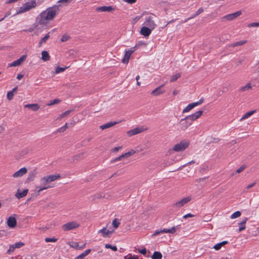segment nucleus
<instances>
[{"instance_id": "1", "label": "nucleus", "mask_w": 259, "mask_h": 259, "mask_svg": "<svg viewBox=\"0 0 259 259\" xmlns=\"http://www.w3.org/2000/svg\"><path fill=\"white\" fill-rule=\"evenodd\" d=\"M61 5H54L41 12L36 18L37 23L40 25H46L49 21L53 20L59 13Z\"/></svg>"}, {"instance_id": "2", "label": "nucleus", "mask_w": 259, "mask_h": 259, "mask_svg": "<svg viewBox=\"0 0 259 259\" xmlns=\"http://www.w3.org/2000/svg\"><path fill=\"white\" fill-rule=\"evenodd\" d=\"M60 177V175L59 174H57L46 176L41 178L40 179V183L41 186L37 187V188H39V189L37 191V195H39L41 191L52 188V186L49 185V184L59 179Z\"/></svg>"}, {"instance_id": "3", "label": "nucleus", "mask_w": 259, "mask_h": 259, "mask_svg": "<svg viewBox=\"0 0 259 259\" xmlns=\"http://www.w3.org/2000/svg\"><path fill=\"white\" fill-rule=\"evenodd\" d=\"M36 6V1L35 0L29 1L24 4L22 6L20 7L16 14L18 15L28 12L32 9L34 8Z\"/></svg>"}, {"instance_id": "4", "label": "nucleus", "mask_w": 259, "mask_h": 259, "mask_svg": "<svg viewBox=\"0 0 259 259\" xmlns=\"http://www.w3.org/2000/svg\"><path fill=\"white\" fill-rule=\"evenodd\" d=\"M147 130L148 127H146L144 126H139L127 131L126 132V134L128 137H130L134 135L142 133Z\"/></svg>"}, {"instance_id": "5", "label": "nucleus", "mask_w": 259, "mask_h": 259, "mask_svg": "<svg viewBox=\"0 0 259 259\" xmlns=\"http://www.w3.org/2000/svg\"><path fill=\"white\" fill-rule=\"evenodd\" d=\"M79 226V223L76 221H72L62 225V228L64 231H68L77 228Z\"/></svg>"}, {"instance_id": "6", "label": "nucleus", "mask_w": 259, "mask_h": 259, "mask_svg": "<svg viewBox=\"0 0 259 259\" xmlns=\"http://www.w3.org/2000/svg\"><path fill=\"white\" fill-rule=\"evenodd\" d=\"M189 143L183 141L176 144L173 147V150L176 152H180L185 150L189 146Z\"/></svg>"}, {"instance_id": "7", "label": "nucleus", "mask_w": 259, "mask_h": 259, "mask_svg": "<svg viewBox=\"0 0 259 259\" xmlns=\"http://www.w3.org/2000/svg\"><path fill=\"white\" fill-rule=\"evenodd\" d=\"M192 200V197L190 196L183 198L181 200L174 203L172 206L175 208H180L186 204L188 203Z\"/></svg>"}, {"instance_id": "8", "label": "nucleus", "mask_w": 259, "mask_h": 259, "mask_svg": "<svg viewBox=\"0 0 259 259\" xmlns=\"http://www.w3.org/2000/svg\"><path fill=\"white\" fill-rule=\"evenodd\" d=\"M203 99L201 98L198 102H193L188 104L183 110V113H187L189 112L194 107L201 105L203 102Z\"/></svg>"}, {"instance_id": "9", "label": "nucleus", "mask_w": 259, "mask_h": 259, "mask_svg": "<svg viewBox=\"0 0 259 259\" xmlns=\"http://www.w3.org/2000/svg\"><path fill=\"white\" fill-rule=\"evenodd\" d=\"M192 124V122L191 120L189 119H187L186 116L180 120V128L182 130L185 131Z\"/></svg>"}, {"instance_id": "10", "label": "nucleus", "mask_w": 259, "mask_h": 259, "mask_svg": "<svg viewBox=\"0 0 259 259\" xmlns=\"http://www.w3.org/2000/svg\"><path fill=\"white\" fill-rule=\"evenodd\" d=\"M242 14L241 11H237L234 13L230 14L222 17L223 20L231 21L240 16Z\"/></svg>"}, {"instance_id": "11", "label": "nucleus", "mask_w": 259, "mask_h": 259, "mask_svg": "<svg viewBox=\"0 0 259 259\" xmlns=\"http://www.w3.org/2000/svg\"><path fill=\"white\" fill-rule=\"evenodd\" d=\"M27 55H24L19 59L9 64V67H15L20 65L26 59Z\"/></svg>"}, {"instance_id": "12", "label": "nucleus", "mask_w": 259, "mask_h": 259, "mask_svg": "<svg viewBox=\"0 0 259 259\" xmlns=\"http://www.w3.org/2000/svg\"><path fill=\"white\" fill-rule=\"evenodd\" d=\"M203 112V110L197 111L191 115L187 116L186 118L190 119L191 121L193 122V121L199 118L202 115Z\"/></svg>"}, {"instance_id": "13", "label": "nucleus", "mask_w": 259, "mask_h": 259, "mask_svg": "<svg viewBox=\"0 0 259 259\" xmlns=\"http://www.w3.org/2000/svg\"><path fill=\"white\" fill-rule=\"evenodd\" d=\"M144 25L147 27L154 29L156 26V24L153 20V17L151 16H149L144 22Z\"/></svg>"}, {"instance_id": "14", "label": "nucleus", "mask_w": 259, "mask_h": 259, "mask_svg": "<svg viewBox=\"0 0 259 259\" xmlns=\"http://www.w3.org/2000/svg\"><path fill=\"white\" fill-rule=\"evenodd\" d=\"M135 49H132V48L130 50L126 51L125 52L124 57L122 60V63L125 64L128 63L131 55L135 52Z\"/></svg>"}, {"instance_id": "15", "label": "nucleus", "mask_w": 259, "mask_h": 259, "mask_svg": "<svg viewBox=\"0 0 259 259\" xmlns=\"http://www.w3.org/2000/svg\"><path fill=\"white\" fill-rule=\"evenodd\" d=\"M27 172V169L26 167H22L18 171H16L13 175V177L14 178H17L21 177L25 175Z\"/></svg>"}, {"instance_id": "16", "label": "nucleus", "mask_w": 259, "mask_h": 259, "mask_svg": "<svg viewBox=\"0 0 259 259\" xmlns=\"http://www.w3.org/2000/svg\"><path fill=\"white\" fill-rule=\"evenodd\" d=\"M7 223L9 228H14L16 226L17 220L15 217L11 216L8 218Z\"/></svg>"}, {"instance_id": "17", "label": "nucleus", "mask_w": 259, "mask_h": 259, "mask_svg": "<svg viewBox=\"0 0 259 259\" xmlns=\"http://www.w3.org/2000/svg\"><path fill=\"white\" fill-rule=\"evenodd\" d=\"M114 232L113 230H107L106 227H104L102 229L98 231V233H101L103 237H108Z\"/></svg>"}, {"instance_id": "18", "label": "nucleus", "mask_w": 259, "mask_h": 259, "mask_svg": "<svg viewBox=\"0 0 259 259\" xmlns=\"http://www.w3.org/2000/svg\"><path fill=\"white\" fill-rule=\"evenodd\" d=\"M164 86V84H162L159 87H158V88H156L155 90H154L152 92H151V95H153V96H159L160 95H161L162 94H163L165 91L164 90H162V88Z\"/></svg>"}, {"instance_id": "19", "label": "nucleus", "mask_w": 259, "mask_h": 259, "mask_svg": "<svg viewBox=\"0 0 259 259\" xmlns=\"http://www.w3.org/2000/svg\"><path fill=\"white\" fill-rule=\"evenodd\" d=\"M120 122H121L120 121L109 122L106 123L103 125H101L100 126V128L101 130H104L105 129L111 127L120 123Z\"/></svg>"}, {"instance_id": "20", "label": "nucleus", "mask_w": 259, "mask_h": 259, "mask_svg": "<svg viewBox=\"0 0 259 259\" xmlns=\"http://www.w3.org/2000/svg\"><path fill=\"white\" fill-rule=\"evenodd\" d=\"M152 30V29L147 26H143L141 28L140 33L145 36H148L151 34Z\"/></svg>"}, {"instance_id": "21", "label": "nucleus", "mask_w": 259, "mask_h": 259, "mask_svg": "<svg viewBox=\"0 0 259 259\" xmlns=\"http://www.w3.org/2000/svg\"><path fill=\"white\" fill-rule=\"evenodd\" d=\"M28 192V190L27 189L24 190L21 192H20L19 189H18L17 193L15 194V196L18 199L22 198L27 195Z\"/></svg>"}, {"instance_id": "22", "label": "nucleus", "mask_w": 259, "mask_h": 259, "mask_svg": "<svg viewBox=\"0 0 259 259\" xmlns=\"http://www.w3.org/2000/svg\"><path fill=\"white\" fill-rule=\"evenodd\" d=\"M37 174V171L36 169H33L30 171L27 176V181L31 182L34 180V178Z\"/></svg>"}, {"instance_id": "23", "label": "nucleus", "mask_w": 259, "mask_h": 259, "mask_svg": "<svg viewBox=\"0 0 259 259\" xmlns=\"http://www.w3.org/2000/svg\"><path fill=\"white\" fill-rule=\"evenodd\" d=\"M113 10L112 6H102L97 8L99 12H111Z\"/></svg>"}, {"instance_id": "24", "label": "nucleus", "mask_w": 259, "mask_h": 259, "mask_svg": "<svg viewBox=\"0 0 259 259\" xmlns=\"http://www.w3.org/2000/svg\"><path fill=\"white\" fill-rule=\"evenodd\" d=\"M24 107L25 108H31L34 111H37L40 108L39 105L37 104H26Z\"/></svg>"}, {"instance_id": "25", "label": "nucleus", "mask_w": 259, "mask_h": 259, "mask_svg": "<svg viewBox=\"0 0 259 259\" xmlns=\"http://www.w3.org/2000/svg\"><path fill=\"white\" fill-rule=\"evenodd\" d=\"M41 59L44 61H48L50 59V56L48 52L43 51L41 52Z\"/></svg>"}, {"instance_id": "26", "label": "nucleus", "mask_w": 259, "mask_h": 259, "mask_svg": "<svg viewBox=\"0 0 259 259\" xmlns=\"http://www.w3.org/2000/svg\"><path fill=\"white\" fill-rule=\"evenodd\" d=\"M255 112V110H251L249 111L246 113H245L244 115L240 118V121L243 120L245 119L249 118L250 116H251L253 113Z\"/></svg>"}, {"instance_id": "27", "label": "nucleus", "mask_w": 259, "mask_h": 259, "mask_svg": "<svg viewBox=\"0 0 259 259\" xmlns=\"http://www.w3.org/2000/svg\"><path fill=\"white\" fill-rule=\"evenodd\" d=\"M248 219L247 218H245L240 223L238 224L240 226L239 228V232H241L245 229V223L247 221Z\"/></svg>"}, {"instance_id": "28", "label": "nucleus", "mask_w": 259, "mask_h": 259, "mask_svg": "<svg viewBox=\"0 0 259 259\" xmlns=\"http://www.w3.org/2000/svg\"><path fill=\"white\" fill-rule=\"evenodd\" d=\"M176 231V227H172L170 229H163L162 230V233H171L174 234Z\"/></svg>"}, {"instance_id": "29", "label": "nucleus", "mask_w": 259, "mask_h": 259, "mask_svg": "<svg viewBox=\"0 0 259 259\" xmlns=\"http://www.w3.org/2000/svg\"><path fill=\"white\" fill-rule=\"evenodd\" d=\"M162 255L161 252L159 251H154L151 256L152 259H161Z\"/></svg>"}, {"instance_id": "30", "label": "nucleus", "mask_w": 259, "mask_h": 259, "mask_svg": "<svg viewBox=\"0 0 259 259\" xmlns=\"http://www.w3.org/2000/svg\"><path fill=\"white\" fill-rule=\"evenodd\" d=\"M247 41L245 40H241L237 42H236L235 43H233L230 45V47H236L238 46H242L244 45L245 43H246Z\"/></svg>"}, {"instance_id": "31", "label": "nucleus", "mask_w": 259, "mask_h": 259, "mask_svg": "<svg viewBox=\"0 0 259 259\" xmlns=\"http://www.w3.org/2000/svg\"><path fill=\"white\" fill-rule=\"evenodd\" d=\"M50 32L48 33L47 34H46V35L44 37H43L41 39L40 41L39 42V47L41 46V45L42 43L46 42L47 41V40H48V39L50 38Z\"/></svg>"}, {"instance_id": "32", "label": "nucleus", "mask_w": 259, "mask_h": 259, "mask_svg": "<svg viewBox=\"0 0 259 259\" xmlns=\"http://www.w3.org/2000/svg\"><path fill=\"white\" fill-rule=\"evenodd\" d=\"M203 12V9L202 8H199L198 11L192 16H191V17L187 19V20L185 21V22L187 21L188 20L191 19H192L197 16H198L199 14H200L201 13H202Z\"/></svg>"}, {"instance_id": "33", "label": "nucleus", "mask_w": 259, "mask_h": 259, "mask_svg": "<svg viewBox=\"0 0 259 259\" xmlns=\"http://www.w3.org/2000/svg\"><path fill=\"white\" fill-rule=\"evenodd\" d=\"M124 158H126V156H125V153L122 154V155H120L119 156H118V157L115 158V159L112 160L111 161V163H114V162H115L116 161H118L122 160Z\"/></svg>"}, {"instance_id": "34", "label": "nucleus", "mask_w": 259, "mask_h": 259, "mask_svg": "<svg viewBox=\"0 0 259 259\" xmlns=\"http://www.w3.org/2000/svg\"><path fill=\"white\" fill-rule=\"evenodd\" d=\"M67 68V67H57L55 69V73L56 74H59L61 72H64L66 69Z\"/></svg>"}, {"instance_id": "35", "label": "nucleus", "mask_w": 259, "mask_h": 259, "mask_svg": "<svg viewBox=\"0 0 259 259\" xmlns=\"http://www.w3.org/2000/svg\"><path fill=\"white\" fill-rule=\"evenodd\" d=\"M72 112L71 110H67L62 114H61L60 116L58 117L59 119H62L64 118L65 117L68 116L71 112Z\"/></svg>"}, {"instance_id": "36", "label": "nucleus", "mask_w": 259, "mask_h": 259, "mask_svg": "<svg viewBox=\"0 0 259 259\" xmlns=\"http://www.w3.org/2000/svg\"><path fill=\"white\" fill-rule=\"evenodd\" d=\"M181 76L180 73H177L171 76L170 81L174 82L177 80L178 78Z\"/></svg>"}, {"instance_id": "37", "label": "nucleus", "mask_w": 259, "mask_h": 259, "mask_svg": "<svg viewBox=\"0 0 259 259\" xmlns=\"http://www.w3.org/2000/svg\"><path fill=\"white\" fill-rule=\"evenodd\" d=\"M69 244L70 246V247L79 250V245L77 242H71L69 243Z\"/></svg>"}, {"instance_id": "38", "label": "nucleus", "mask_w": 259, "mask_h": 259, "mask_svg": "<svg viewBox=\"0 0 259 259\" xmlns=\"http://www.w3.org/2000/svg\"><path fill=\"white\" fill-rule=\"evenodd\" d=\"M70 37L69 35H68V34H65L62 36L61 38V41L62 42H65V41H66L68 40H69L70 39Z\"/></svg>"}, {"instance_id": "39", "label": "nucleus", "mask_w": 259, "mask_h": 259, "mask_svg": "<svg viewBox=\"0 0 259 259\" xmlns=\"http://www.w3.org/2000/svg\"><path fill=\"white\" fill-rule=\"evenodd\" d=\"M24 245V243L22 242H18L13 244V246L15 248H20Z\"/></svg>"}, {"instance_id": "40", "label": "nucleus", "mask_w": 259, "mask_h": 259, "mask_svg": "<svg viewBox=\"0 0 259 259\" xmlns=\"http://www.w3.org/2000/svg\"><path fill=\"white\" fill-rule=\"evenodd\" d=\"M241 215V212L239 211H237L234 212L231 216V218L233 219L239 217Z\"/></svg>"}, {"instance_id": "41", "label": "nucleus", "mask_w": 259, "mask_h": 259, "mask_svg": "<svg viewBox=\"0 0 259 259\" xmlns=\"http://www.w3.org/2000/svg\"><path fill=\"white\" fill-rule=\"evenodd\" d=\"M136 153V151L135 150L132 149L130 151L125 153V155L126 157L128 158V157L134 155Z\"/></svg>"}, {"instance_id": "42", "label": "nucleus", "mask_w": 259, "mask_h": 259, "mask_svg": "<svg viewBox=\"0 0 259 259\" xmlns=\"http://www.w3.org/2000/svg\"><path fill=\"white\" fill-rule=\"evenodd\" d=\"M251 88V86L250 84V83H248L246 85L242 87L240 89V91L243 92V91H245L246 90H249Z\"/></svg>"}, {"instance_id": "43", "label": "nucleus", "mask_w": 259, "mask_h": 259, "mask_svg": "<svg viewBox=\"0 0 259 259\" xmlns=\"http://www.w3.org/2000/svg\"><path fill=\"white\" fill-rule=\"evenodd\" d=\"M105 248H110L113 251H116L117 250V247L116 246H112L110 244H105Z\"/></svg>"}, {"instance_id": "44", "label": "nucleus", "mask_w": 259, "mask_h": 259, "mask_svg": "<svg viewBox=\"0 0 259 259\" xmlns=\"http://www.w3.org/2000/svg\"><path fill=\"white\" fill-rule=\"evenodd\" d=\"M60 102V100L59 99H55L50 101V103L48 104L49 106H52L56 104H58Z\"/></svg>"}, {"instance_id": "45", "label": "nucleus", "mask_w": 259, "mask_h": 259, "mask_svg": "<svg viewBox=\"0 0 259 259\" xmlns=\"http://www.w3.org/2000/svg\"><path fill=\"white\" fill-rule=\"evenodd\" d=\"M113 226L116 229L117 228L120 224V223L117 221V219H115L112 223Z\"/></svg>"}, {"instance_id": "46", "label": "nucleus", "mask_w": 259, "mask_h": 259, "mask_svg": "<svg viewBox=\"0 0 259 259\" xmlns=\"http://www.w3.org/2000/svg\"><path fill=\"white\" fill-rule=\"evenodd\" d=\"M14 95V94L13 93V92H11V91L8 92L7 94V99L10 101L12 100V99L13 98Z\"/></svg>"}, {"instance_id": "47", "label": "nucleus", "mask_w": 259, "mask_h": 259, "mask_svg": "<svg viewBox=\"0 0 259 259\" xmlns=\"http://www.w3.org/2000/svg\"><path fill=\"white\" fill-rule=\"evenodd\" d=\"M146 45H147V44L146 43H145L144 42H143L142 41H139L134 47L132 48V49L136 50V48L139 46H146Z\"/></svg>"}, {"instance_id": "48", "label": "nucleus", "mask_w": 259, "mask_h": 259, "mask_svg": "<svg viewBox=\"0 0 259 259\" xmlns=\"http://www.w3.org/2000/svg\"><path fill=\"white\" fill-rule=\"evenodd\" d=\"M57 241V239L55 238V237H53V238H45V241L46 242H55Z\"/></svg>"}, {"instance_id": "49", "label": "nucleus", "mask_w": 259, "mask_h": 259, "mask_svg": "<svg viewBox=\"0 0 259 259\" xmlns=\"http://www.w3.org/2000/svg\"><path fill=\"white\" fill-rule=\"evenodd\" d=\"M124 259H138V257L135 255L132 256L131 254H128L124 256Z\"/></svg>"}, {"instance_id": "50", "label": "nucleus", "mask_w": 259, "mask_h": 259, "mask_svg": "<svg viewBox=\"0 0 259 259\" xmlns=\"http://www.w3.org/2000/svg\"><path fill=\"white\" fill-rule=\"evenodd\" d=\"M83 157V153H79L74 156L73 158L74 160H78L79 159H81Z\"/></svg>"}, {"instance_id": "51", "label": "nucleus", "mask_w": 259, "mask_h": 259, "mask_svg": "<svg viewBox=\"0 0 259 259\" xmlns=\"http://www.w3.org/2000/svg\"><path fill=\"white\" fill-rule=\"evenodd\" d=\"M245 168H246L245 165H243L241 166H240V168H239L238 169H237L236 170V173H240V172H242Z\"/></svg>"}, {"instance_id": "52", "label": "nucleus", "mask_w": 259, "mask_h": 259, "mask_svg": "<svg viewBox=\"0 0 259 259\" xmlns=\"http://www.w3.org/2000/svg\"><path fill=\"white\" fill-rule=\"evenodd\" d=\"M122 147L121 146L114 147V148H112L111 150V152H116L118 151L120 149H121L122 148Z\"/></svg>"}, {"instance_id": "53", "label": "nucleus", "mask_w": 259, "mask_h": 259, "mask_svg": "<svg viewBox=\"0 0 259 259\" xmlns=\"http://www.w3.org/2000/svg\"><path fill=\"white\" fill-rule=\"evenodd\" d=\"M248 27H259V22H253V23H250L248 25Z\"/></svg>"}, {"instance_id": "54", "label": "nucleus", "mask_w": 259, "mask_h": 259, "mask_svg": "<svg viewBox=\"0 0 259 259\" xmlns=\"http://www.w3.org/2000/svg\"><path fill=\"white\" fill-rule=\"evenodd\" d=\"M220 244H221L220 243L215 244V245L213 246V248H214L216 250L220 249L222 247V246Z\"/></svg>"}, {"instance_id": "55", "label": "nucleus", "mask_w": 259, "mask_h": 259, "mask_svg": "<svg viewBox=\"0 0 259 259\" xmlns=\"http://www.w3.org/2000/svg\"><path fill=\"white\" fill-rule=\"evenodd\" d=\"M91 251V249H88L86 250H85L83 252H82V253L84 255V256L85 257L86 256H87Z\"/></svg>"}, {"instance_id": "56", "label": "nucleus", "mask_w": 259, "mask_h": 259, "mask_svg": "<svg viewBox=\"0 0 259 259\" xmlns=\"http://www.w3.org/2000/svg\"><path fill=\"white\" fill-rule=\"evenodd\" d=\"M194 162H194V161L192 160V161H190V162H188L187 163H186V164H184V165H183L181 166V167H180L178 169V170H179V169H181L183 167H185V166H186L187 164H192V163H194Z\"/></svg>"}, {"instance_id": "57", "label": "nucleus", "mask_w": 259, "mask_h": 259, "mask_svg": "<svg viewBox=\"0 0 259 259\" xmlns=\"http://www.w3.org/2000/svg\"><path fill=\"white\" fill-rule=\"evenodd\" d=\"M65 131H66V129H65V128L63 126H62L60 128L57 129V130L56 131V132L57 133H63Z\"/></svg>"}, {"instance_id": "58", "label": "nucleus", "mask_w": 259, "mask_h": 259, "mask_svg": "<svg viewBox=\"0 0 259 259\" xmlns=\"http://www.w3.org/2000/svg\"><path fill=\"white\" fill-rule=\"evenodd\" d=\"M160 233H162V230H156L154 234H152V236H157Z\"/></svg>"}, {"instance_id": "59", "label": "nucleus", "mask_w": 259, "mask_h": 259, "mask_svg": "<svg viewBox=\"0 0 259 259\" xmlns=\"http://www.w3.org/2000/svg\"><path fill=\"white\" fill-rule=\"evenodd\" d=\"M15 250V248L13 244L11 245L9 247V249L8 250V252L10 253L11 252H13Z\"/></svg>"}, {"instance_id": "60", "label": "nucleus", "mask_w": 259, "mask_h": 259, "mask_svg": "<svg viewBox=\"0 0 259 259\" xmlns=\"http://www.w3.org/2000/svg\"><path fill=\"white\" fill-rule=\"evenodd\" d=\"M194 215L190 213H187L183 216L184 219H187L188 218H192L193 217Z\"/></svg>"}, {"instance_id": "61", "label": "nucleus", "mask_w": 259, "mask_h": 259, "mask_svg": "<svg viewBox=\"0 0 259 259\" xmlns=\"http://www.w3.org/2000/svg\"><path fill=\"white\" fill-rule=\"evenodd\" d=\"M139 252H140L142 254H146V249L145 248H143L142 249L139 250Z\"/></svg>"}, {"instance_id": "62", "label": "nucleus", "mask_w": 259, "mask_h": 259, "mask_svg": "<svg viewBox=\"0 0 259 259\" xmlns=\"http://www.w3.org/2000/svg\"><path fill=\"white\" fill-rule=\"evenodd\" d=\"M84 257H85V256L82 253H81L77 257H76L74 259H83Z\"/></svg>"}, {"instance_id": "63", "label": "nucleus", "mask_w": 259, "mask_h": 259, "mask_svg": "<svg viewBox=\"0 0 259 259\" xmlns=\"http://www.w3.org/2000/svg\"><path fill=\"white\" fill-rule=\"evenodd\" d=\"M256 183L255 182H254V183H251V184L248 185L247 187H246V189H249L252 187H253L255 185Z\"/></svg>"}, {"instance_id": "64", "label": "nucleus", "mask_w": 259, "mask_h": 259, "mask_svg": "<svg viewBox=\"0 0 259 259\" xmlns=\"http://www.w3.org/2000/svg\"><path fill=\"white\" fill-rule=\"evenodd\" d=\"M127 3L132 4L136 2V0H125Z\"/></svg>"}]
</instances>
